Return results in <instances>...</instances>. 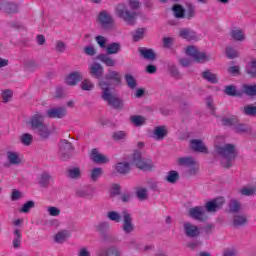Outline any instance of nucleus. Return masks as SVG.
Here are the masks:
<instances>
[{
	"label": "nucleus",
	"instance_id": "obj_46",
	"mask_svg": "<svg viewBox=\"0 0 256 256\" xmlns=\"http://www.w3.org/2000/svg\"><path fill=\"white\" fill-rule=\"evenodd\" d=\"M80 88L82 91H93V89H95V84L89 79H84L80 84Z\"/></svg>",
	"mask_w": 256,
	"mask_h": 256
},
{
	"label": "nucleus",
	"instance_id": "obj_35",
	"mask_svg": "<svg viewBox=\"0 0 256 256\" xmlns=\"http://www.w3.org/2000/svg\"><path fill=\"white\" fill-rule=\"evenodd\" d=\"M246 73L253 79H256V59H252L250 62L246 65Z\"/></svg>",
	"mask_w": 256,
	"mask_h": 256
},
{
	"label": "nucleus",
	"instance_id": "obj_56",
	"mask_svg": "<svg viewBox=\"0 0 256 256\" xmlns=\"http://www.w3.org/2000/svg\"><path fill=\"white\" fill-rule=\"evenodd\" d=\"M187 173L188 175H197V173H199V163L195 161L194 164L188 166Z\"/></svg>",
	"mask_w": 256,
	"mask_h": 256
},
{
	"label": "nucleus",
	"instance_id": "obj_54",
	"mask_svg": "<svg viewBox=\"0 0 256 256\" xmlns=\"http://www.w3.org/2000/svg\"><path fill=\"white\" fill-rule=\"evenodd\" d=\"M222 123L223 125L235 126L236 123H239V120L235 116H231L228 118L225 117V118H222Z\"/></svg>",
	"mask_w": 256,
	"mask_h": 256
},
{
	"label": "nucleus",
	"instance_id": "obj_18",
	"mask_svg": "<svg viewBox=\"0 0 256 256\" xmlns=\"http://www.w3.org/2000/svg\"><path fill=\"white\" fill-rule=\"evenodd\" d=\"M168 133H169V130L166 128V126H158L154 128L152 137L156 141H163V139L167 137Z\"/></svg>",
	"mask_w": 256,
	"mask_h": 256
},
{
	"label": "nucleus",
	"instance_id": "obj_53",
	"mask_svg": "<svg viewBox=\"0 0 256 256\" xmlns=\"http://www.w3.org/2000/svg\"><path fill=\"white\" fill-rule=\"evenodd\" d=\"M229 210L231 213H237L241 210V203L237 200H231L229 204Z\"/></svg>",
	"mask_w": 256,
	"mask_h": 256
},
{
	"label": "nucleus",
	"instance_id": "obj_63",
	"mask_svg": "<svg viewBox=\"0 0 256 256\" xmlns=\"http://www.w3.org/2000/svg\"><path fill=\"white\" fill-rule=\"evenodd\" d=\"M144 35H145V28L137 29L133 35L134 41H140V39H143Z\"/></svg>",
	"mask_w": 256,
	"mask_h": 256
},
{
	"label": "nucleus",
	"instance_id": "obj_21",
	"mask_svg": "<svg viewBox=\"0 0 256 256\" xmlns=\"http://www.w3.org/2000/svg\"><path fill=\"white\" fill-rule=\"evenodd\" d=\"M190 147L193 149V151H197L198 153H209V150H207V146H205V143L199 139H194L190 141Z\"/></svg>",
	"mask_w": 256,
	"mask_h": 256
},
{
	"label": "nucleus",
	"instance_id": "obj_13",
	"mask_svg": "<svg viewBox=\"0 0 256 256\" xmlns=\"http://www.w3.org/2000/svg\"><path fill=\"white\" fill-rule=\"evenodd\" d=\"M90 159L91 161L97 163L98 165H105L109 163V157H107L104 154H101L97 149H93L91 151Z\"/></svg>",
	"mask_w": 256,
	"mask_h": 256
},
{
	"label": "nucleus",
	"instance_id": "obj_50",
	"mask_svg": "<svg viewBox=\"0 0 256 256\" xmlns=\"http://www.w3.org/2000/svg\"><path fill=\"white\" fill-rule=\"evenodd\" d=\"M125 80L130 89H136L137 88V80H135V77L131 74L125 75Z\"/></svg>",
	"mask_w": 256,
	"mask_h": 256
},
{
	"label": "nucleus",
	"instance_id": "obj_7",
	"mask_svg": "<svg viewBox=\"0 0 256 256\" xmlns=\"http://www.w3.org/2000/svg\"><path fill=\"white\" fill-rule=\"evenodd\" d=\"M188 217L194 219V221H200V223H203V221H207L208 219L207 211L203 206H196L188 209Z\"/></svg>",
	"mask_w": 256,
	"mask_h": 256
},
{
	"label": "nucleus",
	"instance_id": "obj_58",
	"mask_svg": "<svg viewBox=\"0 0 256 256\" xmlns=\"http://www.w3.org/2000/svg\"><path fill=\"white\" fill-rule=\"evenodd\" d=\"M95 41L101 49H106V47H107V38H105V36H96Z\"/></svg>",
	"mask_w": 256,
	"mask_h": 256
},
{
	"label": "nucleus",
	"instance_id": "obj_59",
	"mask_svg": "<svg viewBox=\"0 0 256 256\" xmlns=\"http://www.w3.org/2000/svg\"><path fill=\"white\" fill-rule=\"evenodd\" d=\"M127 137V132L125 131H116L113 133L112 138L114 141H121L123 139H126Z\"/></svg>",
	"mask_w": 256,
	"mask_h": 256
},
{
	"label": "nucleus",
	"instance_id": "obj_45",
	"mask_svg": "<svg viewBox=\"0 0 256 256\" xmlns=\"http://www.w3.org/2000/svg\"><path fill=\"white\" fill-rule=\"evenodd\" d=\"M225 95H228L229 97H237L239 96V92L237 91V86L235 85H228L224 89Z\"/></svg>",
	"mask_w": 256,
	"mask_h": 256
},
{
	"label": "nucleus",
	"instance_id": "obj_36",
	"mask_svg": "<svg viewBox=\"0 0 256 256\" xmlns=\"http://www.w3.org/2000/svg\"><path fill=\"white\" fill-rule=\"evenodd\" d=\"M202 78L205 79V81H208V83H219V78L217 77V74H214L209 70L202 72Z\"/></svg>",
	"mask_w": 256,
	"mask_h": 256
},
{
	"label": "nucleus",
	"instance_id": "obj_22",
	"mask_svg": "<svg viewBox=\"0 0 256 256\" xmlns=\"http://www.w3.org/2000/svg\"><path fill=\"white\" fill-rule=\"evenodd\" d=\"M6 159L10 165H21V154L17 151H8L6 153Z\"/></svg>",
	"mask_w": 256,
	"mask_h": 256
},
{
	"label": "nucleus",
	"instance_id": "obj_49",
	"mask_svg": "<svg viewBox=\"0 0 256 256\" xmlns=\"http://www.w3.org/2000/svg\"><path fill=\"white\" fill-rule=\"evenodd\" d=\"M136 195L140 201L147 200V197H148L147 188H143V187L136 188Z\"/></svg>",
	"mask_w": 256,
	"mask_h": 256
},
{
	"label": "nucleus",
	"instance_id": "obj_15",
	"mask_svg": "<svg viewBox=\"0 0 256 256\" xmlns=\"http://www.w3.org/2000/svg\"><path fill=\"white\" fill-rule=\"evenodd\" d=\"M98 21L104 29H107L113 25V16L107 11H102L98 15Z\"/></svg>",
	"mask_w": 256,
	"mask_h": 256
},
{
	"label": "nucleus",
	"instance_id": "obj_61",
	"mask_svg": "<svg viewBox=\"0 0 256 256\" xmlns=\"http://www.w3.org/2000/svg\"><path fill=\"white\" fill-rule=\"evenodd\" d=\"M95 229L98 233H104V231L109 229V224L108 222H100L95 226Z\"/></svg>",
	"mask_w": 256,
	"mask_h": 256
},
{
	"label": "nucleus",
	"instance_id": "obj_3",
	"mask_svg": "<svg viewBox=\"0 0 256 256\" xmlns=\"http://www.w3.org/2000/svg\"><path fill=\"white\" fill-rule=\"evenodd\" d=\"M172 11L176 19H187L188 21H191V19H194L195 15H197L195 6L193 5H188L185 9L181 4H175L172 7Z\"/></svg>",
	"mask_w": 256,
	"mask_h": 256
},
{
	"label": "nucleus",
	"instance_id": "obj_43",
	"mask_svg": "<svg viewBox=\"0 0 256 256\" xmlns=\"http://www.w3.org/2000/svg\"><path fill=\"white\" fill-rule=\"evenodd\" d=\"M121 51V44L114 42L107 46L106 53L107 55H117Z\"/></svg>",
	"mask_w": 256,
	"mask_h": 256
},
{
	"label": "nucleus",
	"instance_id": "obj_19",
	"mask_svg": "<svg viewBox=\"0 0 256 256\" xmlns=\"http://www.w3.org/2000/svg\"><path fill=\"white\" fill-rule=\"evenodd\" d=\"M0 10L4 13H19V4L13 2H4L0 4Z\"/></svg>",
	"mask_w": 256,
	"mask_h": 256
},
{
	"label": "nucleus",
	"instance_id": "obj_27",
	"mask_svg": "<svg viewBox=\"0 0 256 256\" xmlns=\"http://www.w3.org/2000/svg\"><path fill=\"white\" fill-rule=\"evenodd\" d=\"M69 237H71V232L68 230H62L55 234L54 241L55 243H65Z\"/></svg>",
	"mask_w": 256,
	"mask_h": 256
},
{
	"label": "nucleus",
	"instance_id": "obj_6",
	"mask_svg": "<svg viewBox=\"0 0 256 256\" xmlns=\"http://www.w3.org/2000/svg\"><path fill=\"white\" fill-rule=\"evenodd\" d=\"M186 55L194 59V61H196L197 63H206V61H209V59H211V57L207 55V53L200 52L199 49L195 46H188L186 48Z\"/></svg>",
	"mask_w": 256,
	"mask_h": 256
},
{
	"label": "nucleus",
	"instance_id": "obj_20",
	"mask_svg": "<svg viewBox=\"0 0 256 256\" xmlns=\"http://www.w3.org/2000/svg\"><path fill=\"white\" fill-rule=\"evenodd\" d=\"M230 38L232 41H238L239 43H243L245 41V31L241 28H233L230 31Z\"/></svg>",
	"mask_w": 256,
	"mask_h": 256
},
{
	"label": "nucleus",
	"instance_id": "obj_33",
	"mask_svg": "<svg viewBox=\"0 0 256 256\" xmlns=\"http://www.w3.org/2000/svg\"><path fill=\"white\" fill-rule=\"evenodd\" d=\"M13 234H14V238L12 240V245L14 249H19V247H21V241H23V234L19 229H15Z\"/></svg>",
	"mask_w": 256,
	"mask_h": 256
},
{
	"label": "nucleus",
	"instance_id": "obj_37",
	"mask_svg": "<svg viewBox=\"0 0 256 256\" xmlns=\"http://www.w3.org/2000/svg\"><path fill=\"white\" fill-rule=\"evenodd\" d=\"M106 217L109 221H113L114 223H121V221H123V213L117 211H109Z\"/></svg>",
	"mask_w": 256,
	"mask_h": 256
},
{
	"label": "nucleus",
	"instance_id": "obj_16",
	"mask_svg": "<svg viewBox=\"0 0 256 256\" xmlns=\"http://www.w3.org/2000/svg\"><path fill=\"white\" fill-rule=\"evenodd\" d=\"M224 203V198H217L213 201L207 202L205 211H208L209 213H215V211H218V209H221V207H223Z\"/></svg>",
	"mask_w": 256,
	"mask_h": 256
},
{
	"label": "nucleus",
	"instance_id": "obj_14",
	"mask_svg": "<svg viewBox=\"0 0 256 256\" xmlns=\"http://www.w3.org/2000/svg\"><path fill=\"white\" fill-rule=\"evenodd\" d=\"M88 70L91 77L94 79H101L103 77V73L105 72V68H103V66L97 62L91 64L88 67Z\"/></svg>",
	"mask_w": 256,
	"mask_h": 256
},
{
	"label": "nucleus",
	"instance_id": "obj_4",
	"mask_svg": "<svg viewBox=\"0 0 256 256\" xmlns=\"http://www.w3.org/2000/svg\"><path fill=\"white\" fill-rule=\"evenodd\" d=\"M117 17H120V19H123L127 25H135V12H129L127 9V6L123 3L118 4L115 8Z\"/></svg>",
	"mask_w": 256,
	"mask_h": 256
},
{
	"label": "nucleus",
	"instance_id": "obj_32",
	"mask_svg": "<svg viewBox=\"0 0 256 256\" xmlns=\"http://www.w3.org/2000/svg\"><path fill=\"white\" fill-rule=\"evenodd\" d=\"M101 177H103V168L95 167L90 171V180L93 183H97Z\"/></svg>",
	"mask_w": 256,
	"mask_h": 256
},
{
	"label": "nucleus",
	"instance_id": "obj_34",
	"mask_svg": "<svg viewBox=\"0 0 256 256\" xmlns=\"http://www.w3.org/2000/svg\"><path fill=\"white\" fill-rule=\"evenodd\" d=\"M115 169L121 175H127L131 171V165L127 162H119L116 164Z\"/></svg>",
	"mask_w": 256,
	"mask_h": 256
},
{
	"label": "nucleus",
	"instance_id": "obj_57",
	"mask_svg": "<svg viewBox=\"0 0 256 256\" xmlns=\"http://www.w3.org/2000/svg\"><path fill=\"white\" fill-rule=\"evenodd\" d=\"M35 207V202L28 201L23 206L22 209H20V213H29Z\"/></svg>",
	"mask_w": 256,
	"mask_h": 256
},
{
	"label": "nucleus",
	"instance_id": "obj_5",
	"mask_svg": "<svg viewBox=\"0 0 256 256\" xmlns=\"http://www.w3.org/2000/svg\"><path fill=\"white\" fill-rule=\"evenodd\" d=\"M133 163L141 171H151L155 164L151 159H145L141 156V152H135L133 155Z\"/></svg>",
	"mask_w": 256,
	"mask_h": 256
},
{
	"label": "nucleus",
	"instance_id": "obj_2",
	"mask_svg": "<svg viewBox=\"0 0 256 256\" xmlns=\"http://www.w3.org/2000/svg\"><path fill=\"white\" fill-rule=\"evenodd\" d=\"M98 85L102 91V99L106 101L108 105L114 107L115 109H121L123 107V100L113 94V90L111 89V84L106 82L105 80H100Z\"/></svg>",
	"mask_w": 256,
	"mask_h": 256
},
{
	"label": "nucleus",
	"instance_id": "obj_9",
	"mask_svg": "<svg viewBox=\"0 0 256 256\" xmlns=\"http://www.w3.org/2000/svg\"><path fill=\"white\" fill-rule=\"evenodd\" d=\"M183 227V231L186 235V237H191V238H195V237H199V235H201V230L199 229V226L186 221L182 224Z\"/></svg>",
	"mask_w": 256,
	"mask_h": 256
},
{
	"label": "nucleus",
	"instance_id": "obj_29",
	"mask_svg": "<svg viewBox=\"0 0 256 256\" xmlns=\"http://www.w3.org/2000/svg\"><path fill=\"white\" fill-rule=\"evenodd\" d=\"M105 77L108 81H114L116 85H119V83H121V74L115 70L108 69Z\"/></svg>",
	"mask_w": 256,
	"mask_h": 256
},
{
	"label": "nucleus",
	"instance_id": "obj_60",
	"mask_svg": "<svg viewBox=\"0 0 256 256\" xmlns=\"http://www.w3.org/2000/svg\"><path fill=\"white\" fill-rule=\"evenodd\" d=\"M55 49L57 53H65L67 50V44H65L63 41H57L55 44Z\"/></svg>",
	"mask_w": 256,
	"mask_h": 256
},
{
	"label": "nucleus",
	"instance_id": "obj_10",
	"mask_svg": "<svg viewBox=\"0 0 256 256\" xmlns=\"http://www.w3.org/2000/svg\"><path fill=\"white\" fill-rule=\"evenodd\" d=\"M73 152V144L67 140H61L59 155L63 161L69 159V155Z\"/></svg>",
	"mask_w": 256,
	"mask_h": 256
},
{
	"label": "nucleus",
	"instance_id": "obj_51",
	"mask_svg": "<svg viewBox=\"0 0 256 256\" xmlns=\"http://www.w3.org/2000/svg\"><path fill=\"white\" fill-rule=\"evenodd\" d=\"M46 211L50 217H59L61 215V209L55 206L46 207Z\"/></svg>",
	"mask_w": 256,
	"mask_h": 256
},
{
	"label": "nucleus",
	"instance_id": "obj_48",
	"mask_svg": "<svg viewBox=\"0 0 256 256\" xmlns=\"http://www.w3.org/2000/svg\"><path fill=\"white\" fill-rule=\"evenodd\" d=\"M234 130L236 133H248V131H251V127L247 124L236 123L234 125Z\"/></svg>",
	"mask_w": 256,
	"mask_h": 256
},
{
	"label": "nucleus",
	"instance_id": "obj_17",
	"mask_svg": "<svg viewBox=\"0 0 256 256\" xmlns=\"http://www.w3.org/2000/svg\"><path fill=\"white\" fill-rule=\"evenodd\" d=\"M179 35L182 39H186V41H199L197 33L189 28H182Z\"/></svg>",
	"mask_w": 256,
	"mask_h": 256
},
{
	"label": "nucleus",
	"instance_id": "obj_23",
	"mask_svg": "<svg viewBox=\"0 0 256 256\" xmlns=\"http://www.w3.org/2000/svg\"><path fill=\"white\" fill-rule=\"evenodd\" d=\"M44 119L45 117L40 113H37L34 116H32V118L30 119L31 128L34 129V131L39 129L41 125L44 124L43 123Z\"/></svg>",
	"mask_w": 256,
	"mask_h": 256
},
{
	"label": "nucleus",
	"instance_id": "obj_47",
	"mask_svg": "<svg viewBox=\"0 0 256 256\" xmlns=\"http://www.w3.org/2000/svg\"><path fill=\"white\" fill-rule=\"evenodd\" d=\"M20 142L22 143V145L29 147V145L33 143V135L29 133L22 134L20 136Z\"/></svg>",
	"mask_w": 256,
	"mask_h": 256
},
{
	"label": "nucleus",
	"instance_id": "obj_28",
	"mask_svg": "<svg viewBox=\"0 0 256 256\" xmlns=\"http://www.w3.org/2000/svg\"><path fill=\"white\" fill-rule=\"evenodd\" d=\"M176 164L179 165V167H191V165H195V159L189 156L179 157L176 159Z\"/></svg>",
	"mask_w": 256,
	"mask_h": 256
},
{
	"label": "nucleus",
	"instance_id": "obj_12",
	"mask_svg": "<svg viewBox=\"0 0 256 256\" xmlns=\"http://www.w3.org/2000/svg\"><path fill=\"white\" fill-rule=\"evenodd\" d=\"M77 197H84L85 199H93L95 197V187L84 186L76 190Z\"/></svg>",
	"mask_w": 256,
	"mask_h": 256
},
{
	"label": "nucleus",
	"instance_id": "obj_44",
	"mask_svg": "<svg viewBox=\"0 0 256 256\" xmlns=\"http://www.w3.org/2000/svg\"><path fill=\"white\" fill-rule=\"evenodd\" d=\"M81 175V168L79 167H74L67 170V177H69V179H81Z\"/></svg>",
	"mask_w": 256,
	"mask_h": 256
},
{
	"label": "nucleus",
	"instance_id": "obj_52",
	"mask_svg": "<svg viewBox=\"0 0 256 256\" xmlns=\"http://www.w3.org/2000/svg\"><path fill=\"white\" fill-rule=\"evenodd\" d=\"M256 188L254 186H246L240 190V193L245 195L246 197H251V195H255Z\"/></svg>",
	"mask_w": 256,
	"mask_h": 256
},
{
	"label": "nucleus",
	"instance_id": "obj_1",
	"mask_svg": "<svg viewBox=\"0 0 256 256\" xmlns=\"http://www.w3.org/2000/svg\"><path fill=\"white\" fill-rule=\"evenodd\" d=\"M214 153L221 157L220 165L229 169L237 159V147L225 142V137L217 136L214 141Z\"/></svg>",
	"mask_w": 256,
	"mask_h": 256
},
{
	"label": "nucleus",
	"instance_id": "obj_40",
	"mask_svg": "<svg viewBox=\"0 0 256 256\" xmlns=\"http://www.w3.org/2000/svg\"><path fill=\"white\" fill-rule=\"evenodd\" d=\"M180 175L179 172L175 171V170H171L167 173L165 180L167 181V183H171L172 185H175V183L177 182L178 179H180Z\"/></svg>",
	"mask_w": 256,
	"mask_h": 256
},
{
	"label": "nucleus",
	"instance_id": "obj_24",
	"mask_svg": "<svg viewBox=\"0 0 256 256\" xmlns=\"http://www.w3.org/2000/svg\"><path fill=\"white\" fill-rule=\"evenodd\" d=\"M83 79L81 72H74L67 76L66 83L71 87L77 85Z\"/></svg>",
	"mask_w": 256,
	"mask_h": 256
},
{
	"label": "nucleus",
	"instance_id": "obj_42",
	"mask_svg": "<svg viewBox=\"0 0 256 256\" xmlns=\"http://www.w3.org/2000/svg\"><path fill=\"white\" fill-rule=\"evenodd\" d=\"M140 54L142 55V57H144L148 61H155L156 55L153 49L141 48Z\"/></svg>",
	"mask_w": 256,
	"mask_h": 256
},
{
	"label": "nucleus",
	"instance_id": "obj_62",
	"mask_svg": "<svg viewBox=\"0 0 256 256\" xmlns=\"http://www.w3.org/2000/svg\"><path fill=\"white\" fill-rule=\"evenodd\" d=\"M121 193V186L119 184H113L110 188V197H115Z\"/></svg>",
	"mask_w": 256,
	"mask_h": 256
},
{
	"label": "nucleus",
	"instance_id": "obj_11",
	"mask_svg": "<svg viewBox=\"0 0 256 256\" xmlns=\"http://www.w3.org/2000/svg\"><path fill=\"white\" fill-rule=\"evenodd\" d=\"M46 115L50 119H63V117L67 115V108L65 107L50 108L47 110Z\"/></svg>",
	"mask_w": 256,
	"mask_h": 256
},
{
	"label": "nucleus",
	"instance_id": "obj_38",
	"mask_svg": "<svg viewBox=\"0 0 256 256\" xmlns=\"http://www.w3.org/2000/svg\"><path fill=\"white\" fill-rule=\"evenodd\" d=\"M146 121L147 119L141 115L130 116V123L135 127H142V125H145Z\"/></svg>",
	"mask_w": 256,
	"mask_h": 256
},
{
	"label": "nucleus",
	"instance_id": "obj_41",
	"mask_svg": "<svg viewBox=\"0 0 256 256\" xmlns=\"http://www.w3.org/2000/svg\"><path fill=\"white\" fill-rule=\"evenodd\" d=\"M35 133H37V135H39V137H41L42 139H47V137H49V135H51V131L45 124H43L39 128H37L35 130Z\"/></svg>",
	"mask_w": 256,
	"mask_h": 256
},
{
	"label": "nucleus",
	"instance_id": "obj_39",
	"mask_svg": "<svg viewBox=\"0 0 256 256\" xmlns=\"http://www.w3.org/2000/svg\"><path fill=\"white\" fill-rule=\"evenodd\" d=\"M235 227H241L247 225V216L245 214H236L233 219Z\"/></svg>",
	"mask_w": 256,
	"mask_h": 256
},
{
	"label": "nucleus",
	"instance_id": "obj_30",
	"mask_svg": "<svg viewBox=\"0 0 256 256\" xmlns=\"http://www.w3.org/2000/svg\"><path fill=\"white\" fill-rule=\"evenodd\" d=\"M241 113L243 115H246L247 117H255L256 115V102L253 104H248L240 109Z\"/></svg>",
	"mask_w": 256,
	"mask_h": 256
},
{
	"label": "nucleus",
	"instance_id": "obj_55",
	"mask_svg": "<svg viewBox=\"0 0 256 256\" xmlns=\"http://www.w3.org/2000/svg\"><path fill=\"white\" fill-rule=\"evenodd\" d=\"M226 55L228 59H235V57H239V52L235 48L229 46L226 48Z\"/></svg>",
	"mask_w": 256,
	"mask_h": 256
},
{
	"label": "nucleus",
	"instance_id": "obj_64",
	"mask_svg": "<svg viewBox=\"0 0 256 256\" xmlns=\"http://www.w3.org/2000/svg\"><path fill=\"white\" fill-rule=\"evenodd\" d=\"M100 256H121V252L117 248L111 247L106 251V255Z\"/></svg>",
	"mask_w": 256,
	"mask_h": 256
},
{
	"label": "nucleus",
	"instance_id": "obj_8",
	"mask_svg": "<svg viewBox=\"0 0 256 256\" xmlns=\"http://www.w3.org/2000/svg\"><path fill=\"white\" fill-rule=\"evenodd\" d=\"M122 231L126 235H131L133 231H135V224H133V217H131V214L127 211L122 212Z\"/></svg>",
	"mask_w": 256,
	"mask_h": 256
},
{
	"label": "nucleus",
	"instance_id": "obj_31",
	"mask_svg": "<svg viewBox=\"0 0 256 256\" xmlns=\"http://www.w3.org/2000/svg\"><path fill=\"white\" fill-rule=\"evenodd\" d=\"M53 181V177L49 175V173L44 172L38 177V183L41 187H48Z\"/></svg>",
	"mask_w": 256,
	"mask_h": 256
},
{
	"label": "nucleus",
	"instance_id": "obj_25",
	"mask_svg": "<svg viewBox=\"0 0 256 256\" xmlns=\"http://www.w3.org/2000/svg\"><path fill=\"white\" fill-rule=\"evenodd\" d=\"M98 61H101V63H104L106 67H115L117 62L109 56V54H99L97 56Z\"/></svg>",
	"mask_w": 256,
	"mask_h": 256
},
{
	"label": "nucleus",
	"instance_id": "obj_26",
	"mask_svg": "<svg viewBox=\"0 0 256 256\" xmlns=\"http://www.w3.org/2000/svg\"><path fill=\"white\" fill-rule=\"evenodd\" d=\"M242 93L247 97H256V83L254 84H243Z\"/></svg>",
	"mask_w": 256,
	"mask_h": 256
}]
</instances>
